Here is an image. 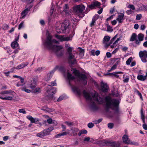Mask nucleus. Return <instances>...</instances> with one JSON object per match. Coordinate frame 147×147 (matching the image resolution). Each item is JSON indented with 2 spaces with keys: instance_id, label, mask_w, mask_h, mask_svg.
I'll return each mask as SVG.
<instances>
[{
  "instance_id": "f257e3e1",
  "label": "nucleus",
  "mask_w": 147,
  "mask_h": 147,
  "mask_svg": "<svg viewBox=\"0 0 147 147\" xmlns=\"http://www.w3.org/2000/svg\"><path fill=\"white\" fill-rule=\"evenodd\" d=\"M58 41L55 39L52 40V36L48 34L45 42L44 43L45 46L48 49L51 50L56 54L58 56H61L63 55L61 49L62 47L61 46H57L54 45V43H57Z\"/></svg>"
},
{
  "instance_id": "f03ea898",
  "label": "nucleus",
  "mask_w": 147,
  "mask_h": 147,
  "mask_svg": "<svg viewBox=\"0 0 147 147\" xmlns=\"http://www.w3.org/2000/svg\"><path fill=\"white\" fill-rule=\"evenodd\" d=\"M83 94L86 100L90 101V107L93 109H96V104L92 99V98L94 101L99 104H101L103 102V99L99 96L98 93L95 92L94 93H89L85 90H84L83 91Z\"/></svg>"
},
{
  "instance_id": "7ed1b4c3",
  "label": "nucleus",
  "mask_w": 147,
  "mask_h": 147,
  "mask_svg": "<svg viewBox=\"0 0 147 147\" xmlns=\"http://www.w3.org/2000/svg\"><path fill=\"white\" fill-rule=\"evenodd\" d=\"M106 102V107L107 108H111L115 110V113L117 114L119 113L118 109L119 101L116 99H111V98L107 96L105 98Z\"/></svg>"
},
{
  "instance_id": "20e7f679",
  "label": "nucleus",
  "mask_w": 147,
  "mask_h": 147,
  "mask_svg": "<svg viewBox=\"0 0 147 147\" xmlns=\"http://www.w3.org/2000/svg\"><path fill=\"white\" fill-rule=\"evenodd\" d=\"M73 48L71 47H69L67 49L66 54L67 56L68 62L69 63L71 64H76L77 62L76 58L77 57V53L73 51L72 52Z\"/></svg>"
},
{
  "instance_id": "39448f33",
  "label": "nucleus",
  "mask_w": 147,
  "mask_h": 147,
  "mask_svg": "<svg viewBox=\"0 0 147 147\" xmlns=\"http://www.w3.org/2000/svg\"><path fill=\"white\" fill-rule=\"evenodd\" d=\"M69 25V23L68 20H66L62 23L57 22L55 24L56 31L59 33H64Z\"/></svg>"
},
{
  "instance_id": "423d86ee",
  "label": "nucleus",
  "mask_w": 147,
  "mask_h": 147,
  "mask_svg": "<svg viewBox=\"0 0 147 147\" xmlns=\"http://www.w3.org/2000/svg\"><path fill=\"white\" fill-rule=\"evenodd\" d=\"M85 9V7L82 5H76L74 6L73 8V13L78 15L79 18H82L84 15L83 11Z\"/></svg>"
},
{
  "instance_id": "0eeeda50",
  "label": "nucleus",
  "mask_w": 147,
  "mask_h": 147,
  "mask_svg": "<svg viewBox=\"0 0 147 147\" xmlns=\"http://www.w3.org/2000/svg\"><path fill=\"white\" fill-rule=\"evenodd\" d=\"M73 73L79 81H82L84 85H85L87 84V81L86 79L87 78L86 75L81 74L78 70L75 69H73Z\"/></svg>"
},
{
  "instance_id": "6e6552de",
  "label": "nucleus",
  "mask_w": 147,
  "mask_h": 147,
  "mask_svg": "<svg viewBox=\"0 0 147 147\" xmlns=\"http://www.w3.org/2000/svg\"><path fill=\"white\" fill-rule=\"evenodd\" d=\"M46 92L45 95L47 96V97H48L49 99H51L53 98V95L56 93V88H54L51 87L49 88V87H47Z\"/></svg>"
},
{
  "instance_id": "1a4fd4ad",
  "label": "nucleus",
  "mask_w": 147,
  "mask_h": 147,
  "mask_svg": "<svg viewBox=\"0 0 147 147\" xmlns=\"http://www.w3.org/2000/svg\"><path fill=\"white\" fill-rule=\"evenodd\" d=\"M140 57L143 62L146 63L147 61L146 58H147V51L146 50L140 51L139 53Z\"/></svg>"
},
{
  "instance_id": "9d476101",
  "label": "nucleus",
  "mask_w": 147,
  "mask_h": 147,
  "mask_svg": "<svg viewBox=\"0 0 147 147\" xmlns=\"http://www.w3.org/2000/svg\"><path fill=\"white\" fill-rule=\"evenodd\" d=\"M63 11L65 13L66 16L69 18H71V13L69 9V7L67 4H65V5L63 7Z\"/></svg>"
},
{
  "instance_id": "9b49d317",
  "label": "nucleus",
  "mask_w": 147,
  "mask_h": 147,
  "mask_svg": "<svg viewBox=\"0 0 147 147\" xmlns=\"http://www.w3.org/2000/svg\"><path fill=\"white\" fill-rule=\"evenodd\" d=\"M55 36L57 38L59 39L61 41H68L71 39L70 37H66L64 35L62 36L56 35Z\"/></svg>"
},
{
  "instance_id": "f8f14e48",
  "label": "nucleus",
  "mask_w": 147,
  "mask_h": 147,
  "mask_svg": "<svg viewBox=\"0 0 147 147\" xmlns=\"http://www.w3.org/2000/svg\"><path fill=\"white\" fill-rule=\"evenodd\" d=\"M58 66H56L55 68L49 73L47 74V75L45 78V80L46 81H48L51 78L53 74L54 73L55 71L58 68Z\"/></svg>"
},
{
  "instance_id": "ddd939ff",
  "label": "nucleus",
  "mask_w": 147,
  "mask_h": 147,
  "mask_svg": "<svg viewBox=\"0 0 147 147\" xmlns=\"http://www.w3.org/2000/svg\"><path fill=\"white\" fill-rule=\"evenodd\" d=\"M37 81L34 78H32L28 84V87L31 89L34 88L37 85Z\"/></svg>"
},
{
  "instance_id": "4468645a",
  "label": "nucleus",
  "mask_w": 147,
  "mask_h": 147,
  "mask_svg": "<svg viewBox=\"0 0 147 147\" xmlns=\"http://www.w3.org/2000/svg\"><path fill=\"white\" fill-rule=\"evenodd\" d=\"M109 87L106 83H104L103 81L101 82V90L105 92H107L108 91Z\"/></svg>"
},
{
  "instance_id": "2eb2a0df",
  "label": "nucleus",
  "mask_w": 147,
  "mask_h": 147,
  "mask_svg": "<svg viewBox=\"0 0 147 147\" xmlns=\"http://www.w3.org/2000/svg\"><path fill=\"white\" fill-rule=\"evenodd\" d=\"M110 37L109 36H105L102 41L103 43L106 47H108L111 44L110 42L109 43H108V42L109 41Z\"/></svg>"
},
{
  "instance_id": "dca6fc26",
  "label": "nucleus",
  "mask_w": 147,
  "mask_h": 147,
  "mask_svg": "<svg viewBox=\"0 0 147 147\" xmlns=\"http://www.w3.org/2000/svg\"><path fill=\"white\" fill-rule=\"evenodd\" d=\"M26 117L28 120L30 121L31 123H35L40 121L39 119L33 117L30 115L27 116Z\"/></svg>"
},
{
  "instance_id": "f3484780",
  "label": "nucleus",
  "mask_w": 147,
  "mask_h": 147,
  "mask_svg": "<svg viewBox=\"0 0 147 147\" xmlns=\"http://www.w3.org/2000/svg\"><path fill=\"white\" fill-rule=\"evenodd\" d=\"M19 38V35L15 39V41L13 42L11 44V47L15 49V48L18 47V44L17 43V41H18Z\"/></svg>"
},
{
  "instance_id": "a211bd4d",
  "label": "nucleus",
  "mask_w": 147,
  "mask_h": 147,
  "mask_svg": "<svg viewBox=\"0 0 147 147\" xmlns=\"http://www.w3.org/2000/svg\"><path fill=\"white\" fill-rule=\"evenodd\" d=\"M71 88L73 91L75 93L79 95L81 94V91L77 87L75 86H71Z\"/></svg>"
},
{
  "instance_id": "6ab92c4d",
  "label": "nucleus",
  "mask_w": 147,
  "mask_h": 147,
  "mask_svg": "<svg viewBox=\"0 0 147 147\" xmlns=\"http://www.w3.org/2000/svg\"><path fill=\"white\" fill-rule=\"evenodd\" d=\"M100 4L98 1H95L92 3L91 5H89V8L91 9L94 8L95 7H98L99 6Z\"/></svg>"
},
{
  "instance_id": "aec40b11",
  "label": "nucleus",
  "mask_w": 147,
  "mask_h": 147,
  "mask_svg": "<svg viewBox=\"0 0 147 147\" xmlns=\"http://www.w3.org/2000/svg\"><path fill=\"white\" fill-rule=\"evenodd\" d=\"M30 8H27L25 9L21 13V18H24L28 14V11H30Z\"/></svg>"
},
{
  "instance_id": "412c9836",
  "label": "nucleus",
  "mask_w": 147,
  "mask_h": 147,
  "mask_svg": "<svg viewBox=\"0 0 147 147\" xmlns=\"http://www.w3.org/2000/svg\"><path fill=\"white\" fill-rule=\"evenodd\" d=\"M102 143L105 144V145H103L104 146H111L112 147L113 141L110 140H103L102 141Z\"/></svg>"
},
{
  "instance_id": "4be33fe9",
  "label": "nucleus",
  "mask_w": 147,
  "mask_h": 147,
  "mask_svg": "<svg viewBox=\"0 0 147 147\" xmlns=\"http://www.w3.org/2000/svg\"><path fill=\"white\" fill-rule=\"evenodd\" d=\"M137 79L142 81H144L147 78V72H146V75L144 76L143 75H138L137 77Z\"/></svg>"
},
{
  "instance_id": "5701e85b",
  "label": "nucleus",
  "mask_w": 147,
  "mask_h": 147,
  "mask_svg": "<svg viewBox=\"0 0 147 147\" xmlns=\"http://www.w3.org/2000/svg\"><path fill=\"white\" fill-rule=\"evenodd\" d=\"M123 142L126 144H129L130 143V140L128 138V136L126 135H124L122 138Z\"/></svg>"
},
{
  "instance_id": "b1692460",
  "label": "nucleus",
  "mask_w": 147,
  "mask_h": 147,
  "mask_svg": "<svg viewBox=\"0 0 147 147\" xmlns=\"http://www.w3.org/2000/svg\"><path fill=\"white\" fill-rule=\"evenodd\" d=\"M28 64V62H26V63H23L17 66L16 67V69H22L27 66Z\"/></svg>"
},
{
  "instance_id": "393cba45",
  "label": "nucleus",
  "mask_w": 147,
  "mask_h": 147,
  "mask_svg": "<svg viewBox=\"0 0 147 147\" xmlns=\"http://www.w3.org/2000/svg\"><path fill=\"white\" fill-rule=\"evenodd\" d=\"M66 75L67 78L69 81V84L70 85H71L70 81L74 80L75 78L74 76H72L71 74H70L68 71H67Z\"/></svg>"
},
{
  "instance_id": "a878e982",
  "label": "nucleus",
  "mask_w": 147,
  "mask_h": 147,
  "mask_svg": "<svg viewBox=\"0 0 147 147\" xmlns=\"http://www.w3.org/2000/svg\"><path fill=\"white\" fill-rule=\"evenodd\" d=\"M124 15L123 13H121L118 16V18L117 19V20L120 23H121L122 22L123 18L124 17Z\"/></svg>"
},
{
  "instance_id": "bb28decb",
  "label": "nucleus",
  "mask_w": 147,
  "mask_h": 147,
  "mask_svg": "<svg viewBox=\"0 0 147 147\" xmlns=\"http://www.w3.org/2000/svg\"><path fill=\"white\" fill-rule=\"evenodd\" d=\"M71 130H72V134L73 136H76L77 134V132H78L79 130L77 128H74L71 129Z\"/></svg>"
},
{
  "instance_id": "cd10ccee",
  "label": "nucleus",
  "mask_w": 147,
  "mask_h": 147,
  "mask_svg": "<svg viewBox=\"0 0 147 147\" xmlns=\"http://www.w3.org/2000/svg\"><path fill=\"white\" fill-rule=\"evenodd\" d=\"M137 35L135 33H133L131 37L130 40L131 41H133L136 40Z\"/></svg>"
},
{
  "instance_id": "c85d7f7f",
  "label": "nucleus",
  "mask_w": 147,
  "mask_h": 147,
  "mask_svg": "<svg viewBox=\"0 0 147 147\" xmlns=\"http://www.w3.org/2000/svg\"><path fill=\"white\" fill-rule=\"evenodd\" d=\"M42 110L48 112H52L53 111L52 109L49 108L47 107H44L42 108Z\"/></svg>"
},
{
  "instance_id": "c756f323",
  "label": "nucleus",
  "mask_w": 147,
  "mask_h": 147,
  "mask_svg": "<svg viewBox=\"0 0 147 147\" xmlns=\"http://www.w3.org/2000/svg\"><path fill=\"white\" fill-rule=\"evenodd\" d=\"M13 92H12L11 90H5L1 92L0 93V94H8L11 93Z\"/></svg>"
},
{
  "instance_id": "7c9ffc66",
  "label": "nucleus",
  "mask_w": 147,
  "mask_h": 147,
  "mask_svg": "<svg viewBox=\"0 0 147 147\" xmlns=\"http://www.w3.org/2000/svg\"><path fill=\"white\" fill-rule=\"evenodd\" d=\"M138 37L139 41L143 40L144 38V35L142 34H139L138 35Z\"/></svg>"
},
{
  "instance_id": "2f4dec72",
  "label": "nucleus",
  "mask_w": 147,
  "mask_h": 147,
  "mask_svg": "<svg viewBox=\"0 0 147 147\" xmlns=\"http://www.w3.org/2000/svg\"><path fill=\"white\" fill-rule=\"evenodd\" d=\"M112 146V147H119L120 145V144L119 142H113Z\"/></svg>"
},
{
  "instance_id": "473e14b6",
  "label": "nucleus",
  "mask_w": 147,
  "mask_h": 147,
  "mask_svg": "<svg viewBox=\"0 0 147 147\" xmlns=\"http://www.w3.org/2000/svg\"><path fill=\"white\" fill-rule=\"evenodd\" d=\"M36 136L40 138H42L44 136H45L43 131H42L36 134Z\"/></svg>"
},
{
  "instance_id": "72a5a7b5",
  "label": "nucleus",
  "mask_w": 147,
  "mask_h": 147,
  "mask_svg": "<svg viewBox=\"0 0 147 147\" xmlns=\"http://www.w3.org/2000/svg\"><path fill=\"white\" fill-rule=\"evenodd\" d=\"M87 133V131L85 129L82 130L80 131L78 134L79 136H80L81 135L84 134H86Z\"/></svg>"
},
{
  "instance_id": "f704fd0d",
  "label": "nucleus",
  "mask_w": 147,
  "mask_h": 147,
  "mask_svg": "<svg viewBox=\"0 0 147 147\" xmlns=\"http://www.w3.org/2000/svg\"><path fill=\"white\" fill-rule=\"evenodd\" d=\"M134 92L135 93L137 94L139 96H140V98L142 99V96L141 94L139 92V91L136 89H134Z\"/></svg>"
},
{
  "instance_id": "c9c22d12",
  "label": "nucleus",
  "mask_w": 147,
  "mask_h": 147,
  "mask_svg": "<svg viewBox=\"0 0 147 147\" xmlns=\"http://www.w3.org/2000/svg\"><path fill=\"white\" fill-rule=\"evenodd\" d=\"M117 62V63H116L115 65H114L111 68L110 70H108V72H109L115 69H116L117 67V66L118 64Z\"/></svg>"
},
{
  "instance_id": "e433bc0d",
  "label": "nucleus",
  "mask_w": 147,
  "mask_h": 147,
  "mask_svg": "<svg viewBox=\"0 0 147 147\" xmlns=\"http://www.w3.org/2000/svg\"><path fill=\"white\" fill-rule=\"evenodd\" d=\"M21 90L23 91H24L28 93H30L31 92V91L29 89L24 88V87L22 86L21 88Z\"/></svg>"
},
{
  "instance_id": "4c0bfd02",
  "label": "nucleus",
  "mask_w": 147,
  "mask_h": 147,
  "mask_svg": "<svg viewBox=\"0 0 147 147\" xmlns=\"http://www.w3.org/2000/svg\"><path fill=\"white\" fill-rule=\"evenodd\" d=\"M49 131V129H44L42 131L45 136L49 135L50 132Z\"/></svg>"
},
{
  "instance_id": "58836bf2",
  "label": "nucleus",
  "mask_w": 147,
  "mask_h": 147,
  "mask_svg": "<svg viewBox=\"0 0 147 147\" xmlns=\"http://www.w3.org/2000/svg\"><path fill=\"white\" fill-rule=\"evenodd\" d=\"M132 60V58L131 57H130L126 61V64L127 65L130 64Z\"/></svg>"
},
{
  "instance_id": "ea45409f",
  "label": "nucleus",
  "mask_w": 147,
  "mask_h": 147,
  "mask_svg": "<svg viewBox=\"0 0 147 147\" xmlns=\"http://www.w3.org/2000/svg\"><path fill=\"white\" fill-rule=\"evenodd\" d=\"M9 26L6 24H4L2 26V28L4 30H6L8 29Z\"/></svg>"
},
{
  "instance_id": "a19ab883",
  "label": "nucleus",
  "mask_w": 147,
  "mask_h": 147,
  "mask_svg": "<svg viewBox=\"0 0 147 147\" xmlns=\"http://www.w3.org/2000/svg\"><path fill=\"white\" fill-rule=\"evenodd\" d=\"M13 97L11 96H8L3 97V100H11L13 99Z\"/></svg>"
},
{
  "instance_id": "79ce46f5",
  "label": "nucleus",
  "mask_w": 147,
  "mask_h": 147,
  "mask_svg": "<svg viewBox=\"0 0 147 147\" xmlns=\"http://www.w3.org/2000/svg\"><path fill=\"white\" fill-rule=\"evenodd\" d=\"M40 88H36L34 91V92L35 93H38L40 92Z\"/></svg>"
},
{
  "instance_id": "37998d69",
  "label": "nucleus",
  "mask_w": 147,
  "mask_h": 147,
  "mask_svg": "<svg viewBox=\"0 0 147 147\" xmlns=\"http://www.w3.org/2000/svg\"><path fill=\"white\" fill-rule=\"evenodd\" d=\"M105 75H109L110 76H114L115 77H116L117 78H118L119 77V76L118 75L116 74H113V73H109V74H105Z\"/></svg>"
},
{
  "instance_id": "c03bdc74",
  "label": "nucleus",
  "mask_w": 147,
  "mask_h": 147,
  "mask_svg": "<svg viewBox=\"0 0 147 147\" xmlns=\"http://www.w3.org/2000/svg\"><path fill=\"white\" fill-rule=\"evenodd\" d=\"M24 22H22L20 23L19 26V27L18 28V29L19 30L21 28H22L24 27Z\"/></svg>"
},
{
  "instance_id": "a18cd8bd",
  "label": "nucleus",
  "mask_w": 147,
  "mask_h": 147,
  "mask_svg": "<svg viewBox=\"0 0 147 147\" xmlns=\"http://www.w3.org/2000/svg\"><path fill=\"white\" fill-rule=\"evenodd\" d=\"M142 16L141 14H138L137 15L136 19L137 20H139L142 18Z\"/></svg>"
},
{
  "instance_id": "49530a36",
  "label": "nucleus",
  "mask_w": 147,
  "mask_h": 147,
  "mask_svg": "<svg viewBox=\"0 0 147 147\" xmlns=\"http://www.w3.org/2000/svg\"><path fill=\"white\" fill-rule=\"evenodd\" d=\"M63 136L68 135H71L72 134H71L70 133L69 131H66V132H64L62 133Z\"/></svg>"
},
{
  "instance_id": "de8ad7c7",
  "label": "nucleus",
  "mask_w": 147,
  "mask_h": 147,
  "mask_svg": "<svg viewBox=\"0 0 147 147\" xmlns=\"http://www.w3.org/2000/svg\"><path fill=\"white\" fill-rule=\"evenodd\" d=\"M18 111L20 113L23 114H26V111L24 109H20L18 110Z\"/></svg>"
},
{
  "instance_id": "09e8293b",
  "label": "nucleus",
  "mask_w": 147,
  "mask_h": 147,
  "mask_svg": "<svg viewBox=\"0 0 147 147\" xmlns=\"http://www.w3.org/2000/svg\"><path fill=\"white\" fill-rule=\"evenodd\" d=\"M51 85H48V86H56L57 85L55 81L53 82H51Z\"/></svg>"
},
{
  "instance_id": "8fccbe9b",
  "label": "nucleus",
  "mask_w": 147,
  "mask_h": 147,
  "mask_svg": "<svg viewBox=\"0 0 147 147\" xmlns=\"http://www.w3.org/2000/svg\"><path fill=\"white\" fill-rule=\"evenodd\" d=\"M88 126L90 128H92L94 126V124L93 123L91 122L88 123Z\"/></svg>"
},
{
  "instance_id": "3c124183",
  "label": "nucleus",
  "mask_w": 147,
  "mask_h": 147,
  "mask_svg": "<svg viewBox=\"0 0 147 147\" xmlns=\"http://www.w3.org/2000/svg\"><path fill=\"white\" fill-rule=\"evenodd\" d=\"M117 34H116L115 36L112 39H111L110 41V44H111L116 39V38L117 37Z\"/></svg>"
},
{
  "instance_id": "603ef678",
  "label": "nucleus",
  "mask_w": 147,
  "mask_h": 147,
  "mask_svg": "<svg viewBox=\"0 0 147 147\" xmlns=\"http://www.w3.org/2000/svg\"><path fill=\"white\" fill-rule=\"evenodd\" d=\"M128 7L129 8L132 9V10H134L135 9V7L133 5H128Z\"/></svg>"
},
{
  "instance_id": "864d4df0",
  "label": "nucleus",
  "mask_w": 147,
  "mask_h": 147,
  "mask_svg": "<svg viewBox=\"0 0 147 147\" xmlns=\"http://www.w3.org/2000/svg\"><path fill=\"white\" fill-rule=\"evenodd\" d=\"M130 143H129V144H131V145H134L136 146H138V143L137 142H132L130 140Z\"/></svg>"
},
{
  "instance_id": "5fc2aeb1",
  "label": "nucleus",
  "mask_w": 147,
  "mask_h": 147,
  "mask_svg": "<svg viewBox=\"0 0 147 147\" xmlns=\"http://www.w3.org/2000/svg\"><path fill=\"white\" fill-rule=\"evenodd\" d=\"M108 127L110 129H112L113 127V124L112 123H110L108 124Z\"/></svg>"
},
{
  "instance_id": "6e6d98bb",
  "label": "nucleus",
  "mask_w": 147,
  "mask_h": 147,
  "mask_svg": "<svg viewBox=\"0 0 147 147\" xmlns=\"http://www.w3.org/2000/svg\"><path fill=\"white\" fill-rule=\"evenodd\" d=\"M80 55L81 56H84V51L83 49H81L80 50Z\"/></svg>"
},
{
  "instance_id": "4d7b16f0",
  "label": "nucleus",
  "mask_w": 147,
  "mask_h": 147,
  "mask_svg": "<svg viewBox=\"0 0 147 147\" xmlns=\"http://www.w3.org/2000/svg\"><path fill=\"white\" fill-rule=\"evenodd\" d=\"M107 31L108 32H111L113 31L112 28L109 26H108Z\"/></svg>"
},
{
  "instance_id": "13d9d810",
  "label": "nucleus",
  "mask_w": 147,
  "mask_h": 147,
  "mask_svg": "<svg viewBox=\"0 0 147 147\" xmlns=\"http://www.w3.org/2000/svg\"><path fill=\"white\" fill-rule=\"evenodd\" d=\"M95 20L93 19V18L92 19V21L91 23L90 24V26L91 27H92L94 25V24L95 22Z\"/></svg>"
},
{
  "instance_id": "bf43d9fd",
  "label": "nucleus",
  "mask_w": 147,
  "mask_h": 147,
  "mask_svg": "<svg viewBox=\"0 0 147 147\" xmlns=\"http://www.w3.org/2000/svg\"><path fill=\"white\" fill-rule=\"evenodd\" d=\"M129 80V78L128 76H127L123 80V81L124 82L127 83V82Z\"/></svg>"
},
{
  "instance_id": "052dcab7",
  "label": "nucleus",
  "mask_w": 147,
  "mask_h": 147,
  "mask_svg": "<svg viewBox=\"0 0 147 147\" xmlns=\"http://www.w3.org/2000/svg\"><path fill=\"white\" fill-rule=\"evenodd\" d=\"M65 124H66L67 125L69 126H70L72 125H73L72 123L71 122H68L67 121H65Z\"/></svg>"
},
{
  "instance_id": "680f3d73",
  "label": "nucleus",
  "mask_w": 147,
  "mask_h": 147,
  "mask_svg": "<svg viewBox=\"0 0 147 147\" xmlns=\"http://www.w3.org/2000/svg\"><path fill=\"white\" fill-rule=\"evenodd\" d=\"M64 98V97L62 96H61L59 97V98L57 100V101L58 102L60 101L63 100Z\"/></svg>"
},
{
  "instance_id": "e2e57ef3",
  "label": "nucleus",
  "mask_w": 147,
  "mask_h": 147,
  "mask_svg": "<svg viewBox=\"0 0 147 147\" xmlns=\"http://www.w3.org/2000/svg\"><path fill=\"white\" fill-rule=\"evenodd\" d=\"M90 53H91L92 55L93 56H95V50H92L90 51Z\"/></svg>"
},
{
  "instance_id": "0e129e2a",
  "label": "nucleus",
  "mask_w": 147,
  "mask_h": 147,
  "mask_svg": "<svg viewBox=\"0 0 147 147\" xmlns=\"http://www.w3.org/2000/svg\"><path fill=\"white\" fill-rule=\"evenodd\" d=\"M47 122L49 124H51L52 122V119L51 118H49L47 119Z\"/></svg>"
},
{
  "instance_id": "69168bd1",
  "label": "nucleus",
  "mask_w": 147,
  "mask_h": 147,
  "mask_svg": "<svg viewBox=\"0 0 147 147\" xmlns=\"http://www.w3.org/2000/svg\"><path fill=\"white\" fill-rule=\"evenodd\" d=\"M90 140V138L88 137H86L84 140V141H89Z\"/></svg>"
},
{
  "instance_id": "338daca9",
  "label": "nucleus",
  "mask_w": 147,
  "mask_h": 147,
  "mask_svg": "<svg viewBox=\"0 0 147 147\" xmlns=\"http://www.w3.org/2000/svg\"><path fill=\"white\" fill-rule=\"evenodd\" d=\"M106 56L108 58L110 57L111 56V55L109 52H108L106 53Z\"/></svg>"
},
{
  "instance_id": "774afa93",
  "label": "nucleus",
  "mask_w": 147,
  "mask_h": 147,
  "mask_svg": "<svg viewBox=\"0 0 147 147\" xmlns=\"http://www.w3.org/2000/svg\"><path fill=\"white\" fill-rule=\"evenodd\" d=\"M42 69V67H38L37 69H35V71H38L39 72H40V71H41Z\"/></svg>"
}]
</instances>
